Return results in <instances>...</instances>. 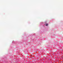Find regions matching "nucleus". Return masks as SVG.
<instances>
[{
	"label": "nucleus",
	"instance_id": "1",
	"mask_svg": "<svg viewBox=\"0 0 63 63\" xmlns=\"http://www.w3.org/2000/svg\"><path fill=\"white\" fill-rule=\"evenodd\" d=\"M48 25V24H46V26H47V25Z\"/></svg>",
	"mask_w": 63,
	"mask_h": 63
}]
</instances>
